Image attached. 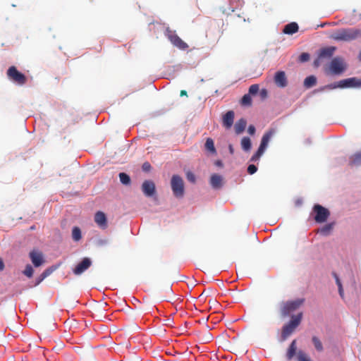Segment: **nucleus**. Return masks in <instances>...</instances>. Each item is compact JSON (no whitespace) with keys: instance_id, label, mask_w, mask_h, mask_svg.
Listing matches in <instances>:
<instances>
[{"instance_id":"8fccbe9b","label":"nucleus","mask_w":361,"mask_h":361,"mask_svg":"<svg viewBox=\"0 0 361 361\" xmlns=\"http://www.w3.org/2000/svg\"><path fill=\"white\" fill-rule=\"evenodd\" d=\"M358 57H359V59L361 61V51L359 53V56Z\"/></svg>"},{"instance_id":"f3484780","label":"nucleus","mask_w":361,"mask_h":361,"mask_svg":"<svg viewBox=\"0 0 361 361\" xmlns=\"http://www.w3.org/2000/svg\"><path fill=\"white\" fill-rule=\"evenodd\" d=\"M95 223L102 229L107 228V219L105 214L102 212H97L94 215Z\"/></svg>"},{"instance_id":"58836bf2","label":"nucleus","mask_w":361,"mask_h":361,"mask_svg":"<svg viewBox=\"0 0 361 361\" xmlns=\"http://www.w3.org/2000/svg\"><path fill=\"white\" fill-rule=\"evenodd\" d=\"M142 169L145 172H149L151 170L152 166L149 162L146 161L142 164Z\"/></svg>"},{"instance_id":"f03ea898","label":"nucleus","mask_w":361,"mask_h":361,"mask_svg":"<svg viewBox=\"0 0 361 361\" xmlns=\"http://www.w3.org/2000/svg\"><path fill=\"white\" fill-rule=\"evenodd\" d=\"M276 133V130L274 128L269 129L262 136L260 145L257 149V151L252 156L250 159V161L256 162L259 161L262 155L265 152L269 142L272 137L275 135Z\"/></svg>"},{"instance_id":"f257e3e1","label":"nucleus","mask_w":361,"mask_h":361,"mask_svg":"<svg viewBox=\"0 0 361 361\" xmlns=\"http://www.w3.org/2000/svg\"><path fill=\"white\" fill-rule=\"evenodd\" d=\"M361 35V30L357 28H342L334 31L330 36L336 41L350 42Z\"/></svg>"},{"instance_id":"20e7f679","label":"nucleus","mask_w":361,"mask_h":361,"mask_svg":"<svg viewBox=\"0 0 361 361\" xmlns=\"http://www.w3.org/2000/svg\"><path fill=\"white\" fill-rule=\"evenodd\" d=\"M336 49L335 47H326L320 49L317 59L314 61V66L317 68L329 60L333 56Z\"/></svg>"},{"instance_id":"bb28decb","label":"nucleus","mask_w":361,"mask_h":361,"mask_svg":"<svg viewBox=\"0 0 361 361\" xmlns=\"http://www.w3.org/2000/svg\"><path fill=\"white\" fill-rule=\"evenodd\" d=\"M333 227H334L333 223L326 224L325 226H324L322 228H321L319 230V232L324 235H327L330 233L331 231L333 229Z\"/></svg>"},{"instance_id":"cd10ccee","label":"nucleus","mask_w":361,"mask_h":361,"mask_svg":"<svg viewBox=\"0 0 361 361\" xmlns=\"http://www.w3.org/2000/svg\"><path fill=\"white\" fill-rule=\"evenodd\" d=\"M119 178H120V181L122 184L126 185H130V178L127 173H123V172L120 173Z\"/></svg>"},{"instance_id":"412c9836","label":"nucleus","mask_w":361,"mask_h":361,"mask_svg":"<svg viewBox=\"0 0 361 361\" xmlns=\"http://www.w3.org/2000/svg\"><path fill=\"white\" fill-rule=\"evenodd\" d=\"M298 25L296 23L293 22L290 23H288L284 26V28L283 30V33L287 35H293L298 32Z\"/></svg>"},{"instance_id":"de8ad7c7","label":"nucleus","mask_w":361,"mask_h":361,"mask_svg":"<svg viewBox=\"0 0 361 361\" xmlns=\"http://www.w3.org/2000/svg\"><path fill=\"white\" fill-rule=\"evenodd\" d=\"M180 97L187 96L188 94H187L186 90H181L180 92Z\"/></svg>"},{"instance_id":"473e14b6","label":"nucleus","mask_w":361,"mask_h":361,"mask_svg":"<svg viewBox=\"0 0 361 361\" xmlns=\"http://www.w3.org/2000/svg\"><path fill=\"white\" fill-rule=\"evenodd\" d=\"M33 268L30 264H27L25 270L23 271V274L27 276L28 278H31L33 275Z\"/></svg>"},{"instance_id":"79ce46f5","label":"nucleus","mask_w":361,"mask_h":361,"mask_svg":"<svg viewBox=\"0 0 361 361\" xmlns=\"http://www.w3.org/2000/svg\"><path fill=\"white\" fill-rule=\"evenodd\" d=\"M333 274H334V278L336 279V283L338 285V287L340 286V285H342L341 282V281H340V279H339V278L338 276V275L336 273H334Z\"/></svg>"},{"instance_id":"ddd939ff","label":"nucleus","mask_w":361,"mask_h":361,"mask_svg":"<svg viewBox=\"0 0 361 361\" xmlns=\"http://www.w3.org/2000/svg\"><path fill=\"white\" fill-rule=\"evenodd\" d=\"M340 88L360 87H361V79L350 78L341 80Z\"/></svg>"},{"instance_id":"c9c22d12","label":"nucleus","mask_w":361,"mask_h":361,"mask_svg":"<svg viewBox=\"0 0 361 361\" xmlns=\"http://www.w3.org/2000/svg\"><path fill=\"white\" fill-rule=\"evenodd\" d=\"M186 178H187L188 180L191 183H195L196 180L195 174L191 171H188L186 173Z\"/></svg>"},{"instance_id":"c85d7f7f","label":"nucleus","mask_w":361,"mask_h":361,"mask_svg":"<svg viewBox=\"0 0 361 361\" xmlns=\"http://www.w3.org/2000/svg\"><path fill=\"white\" fill-rule=\"evenodd\" d=\"M243 106H251L252 105V98L250 94H245L241 99L240 102Z\"/></svg>"},{"instance_id":"2eb2a0df","label":"nucleus","mask_w":361,"mask_h":361,"mask_svg":"<svg viewBox=\"0 0 361 361\" xmlns=\"http://www.w3.org/2000/svg\"><path fill=\"white\" fill-rule=\"evenodd\" d=\"M274 82L279 87H285L288 85L287 78L284 71H277L274 75Z\"/></svg>"},{"instance_id":"9d476101","label":"nucleus","mask_w":361,"mask_h":361,"mask_svg":"<svg viewBox=\"0 0 361 361\" xmlns=\"http://www.w3.org/2000/svg\"><path fill=\"white\" fill-rule=\"evenodd\" d=\"M166 36L171 44L180 50H186L188 45L186 42L182 40L174 31L167 30Z\"/></svg>"},{"instance_id":"4468645a","label":"nucleus","mask_w":361,"mask_h":361,"mask_svg":"<svg viewBox=\"0 0 361 361\" xmlns=\"http://www.w3.org/2000/svg\"><path fill=\"white\" fill-rule=\"evenodd\" d=\"M142 190L146 196L151 197L155 194V184L152 180H145L142 185Z\"/></svg>"},{"instance_id":"9b49d317","label":"nucleus","mask_w":361,"mask_h":361,"mask_svg":"<svg viewBox=\"0 0 361 361\" xmlns=\"http://www.w3.org/2000/svg\"><path fill=\"white\" fill-rule=\"evenodd\" d=\"M29 257L35 267L42 266L45 262L42 252L37 250L30 251Z\"/></svg>"},{"instance_id":"a211bd4d","label":"nucleus","mask_w":361,"mask_h":361,"mask_svg":"<svg viewBox=\"0 0 361 361\" xmlns=\"http://www.w3.org/2000/svg\"><path fill=\"white\" fill-rule=\"evenodd\" d=\"M234 112L233 111H228L224 115L222 123L223 126L226 128L229 129L232 127L234 121Z\"/></svg>"},{"instance_id":"f704fd0d","label":"nucleus","mask_w":361,"mask_h":361,"mask_svg":"<svg viewBox=\"0 0 361 361\" xmlns=\"http://www.w3.org/2000/svg\"><path fill=\"white\" fill-rule=\"evenodd\" d=\"M341 80L337 82H334V83H331V84H329V85H327L325 86V88L326 89H329V90H333V89H336V88H340V85H341Z\"/></svg>"},{"instance_id":"603ef678","label":"nucleus","mask_w":361,"mask_h":361,"mask_svg":"<svg viewBox=\"0 0 361 361\" xmlns=\"http://www.w3.org/2000/svg\"><path fill=\"white\" fill-rule=\"evenodd\" d=\"M30 229H31V230L35 229V226H32V227L30 228Z\"/></svg>"},{"instance_id":"0eeeda50","label":"nucleus","mask_w":361,"mask_h":361,"mask_svg":"<svg viewBox=\"0 0 361 361\" xmlns=\"http://www.w3.org/2000/svg\"><path fill=\"white\" fill-rule=\"evenodd\" d=\"M304 302V299H297L295 300L282 302L281 305V312L283 317H287L290 313L298 309Z\"/></svg>"},{"instance_id":"7ed1b4c3","label":"nucleus","mask_w":361,"mask_h":361,"mask_svg":"<svg viewBox=\"0 0 361 361\" xmlns=\"http://www.w3.org/2000/svg\"><path fill=\"white\" fill-rule=\"evenodd\" d=\"M302 318V313L300 312L291 317L290 321L285 324L281 331V340L285 341L290 336L296 328L300 325Z\"/></svg>"},{"instance_id":"a19ab883","label":"nucleus","mask_w":361,"mask_h":361,"mask_svg":"<svg viewBox=\"0 0 361 361\" xmlns=\"http://www.w3.org/2000/svg\"><path fill=\"white\" fill-rule=\"evenodd\" d=\"M247 132L250 135H253L255 133V128L254 126L250 125L248 127Z\"/></svg>"},{"instance_id":"f8f14e48","label":"nucleus","mask_w":361,"mask_h":361,"mask_svg":"<svg viewBox=\"0 0 361 361\" xmlns=\"http://www.w3.org/2000/svg\"><path fill=\"white\" fill-rule=\"evenodd\" d=\"M92 262L90 259L85 257L73 269V274L75 275H80L85 272L91 266Z\"/></svg>"},{"instance_id":"dca6fc26","label":"nucleus","mask_w":361,"mask_h":361,"mask_svg":"<svg viewBox=\"0 0 361 361\" xmlns=\"http://www.w3.org/2000/svg\"><path fill=\"white\" fill-rule=\"evenodd\" d=\"M209 183L212 188L220 189L224 185V178L222 176L214 173L210 177Z\"/></svg>"},{"instance_id":"5701e85b","label":"nucleus","mask_w":361,"mask_h":361,"mask_svg":"<svg viewBox=\"0 0 361 361\" xmlns=\"http://www.w3.org/2000/svg\"><path fill=\"white\" fill-rule=\"evenodd\" d=\"M205 149L208 152H209L212 154H216V150L214 147V140L209 137L206 140L205 144H204Z\"/></svg>"},{"instance_id":"a18cd8bd","label":"nucleus","mask_w":361,"mask_h":361,"mask_svg":"<svg viewBox=\"0 0 361 361\" xmlns=\"http://www.w3.org/2000/svg\"><path fill=\"white\" fill-rule=\"evenodd\" d=\"M215 165L217 166H219V167H222L223 166V163L221 160H217L215 161Z\"/></svg>"},{"instance_id":"aec40b11","label":"nucleus","mask_w":361,"mask_h":361,"mask_svg":"<svg viewBox=\"0 0 361 361\" xmlns=\"http://www.w3.org/2000/svg\"><path fill=\"white\" fill-rule=\"evenodd\" d=\"M297 351V345H296V340H293L291 343L290 344L287 352H286V358L288 360H290L293 358V357L296 355Z\"/></svg>"},{"instance_id":"c03bdc74","label":"nucleus","mask_w":361,"mask_h":361,"mask_svg":"<svg viewBox=\"0 0 361 361\" xmlns=\"http://www.w3.org/2000/svg\"><path fill=\"white\" fill-rule=\"evenodd\" d=\"M338 292H339V295H341V297H343V286L342 285H340V286H338Z\"/></svg>"},{"instance_id":"e433bc0d","label":"nucleus","mask_w":361,"mask_h":361,"mask_svg":"<svg viewBox=\"0 0 361 361\" xmlns=\"http://www.w3.org/2000/svg\"><path fill=\"white\" fill-rule=\"evenodd\" d=\"M300 61L305 62L310 59V54L308 53H302L299 56Z\"/></svg>"},{"instance_id":"37998d69","label":"nucleus","mask_w":361,"mask_h":361,"mask_svg":"<svg viewBox=\"0 0 361 361\" xmlns=\"http://www.w3.org/2000/svg\"><path fill=\"white\" fill-rule=\"evenodd\" d=\"M44 279L42 278V274L36 279L35 285H39Z\"/></svg>"},{"instance_id":"ea45409f","label":"nucleus","mask_w":361,"mask_h":361,"mask_svg":"<svg viewBox=\"0 0 361 361\" xmlns=\"http://www.w3.org/2000/svg\"><path fill=\"white\" fill-rule=\"evenodd\" d=\"M259 96L262 100L265 99L268 96L267 90L266 89L261 90L259 91Z\"/></svg>"},{"instance_id":"b1692460","label":"nucleus","mask_w":361,"mask_h":361,"mask_svg":"<svg viewBox=\"0 0 361 361\" xmlns=\"http://www.w3.org/2000/svg\"><path fill=\"white\" fill-rule=\"evenodd\" d=\"M241 147L245 151L248 152L252 147L251 140L248 137H243L241 140Z\"/></svg>"},{"instance_id":"3c124183","label":"nucleus","mask_w":361,"mask_h":361,"mask_svg":"<svg viewBox=\"0 0 361 361\" xmlns=\"http://www.w3.org/2000/svg\"><path fill=\"white\" fill-rule=\"evenodd\" d=\"M326 23H323L321 25V27H324Z\"/></svg>"},{"instance_id":"09e8293b","label":"nucleus","mask_w":361,"mask_h":361,"mask_svg":"<svg viewBox=\"0 0 361 361\" xmlns=\"http://www.w3.org/2000/svg\"><path fill=\"white\" fill-rule=\"evenodd\" d=\"M229 152L231 154H233L234 150L232 145H229Z\"/></svg>"},{"instance_id":"393cba45","label":"nucleus","mask_w":361,"mask_h":361,"mask_svg":"<svg viewBox=\"0 0 361 361\" xmlns=\"http://www.w3.org/2000/svg\"><path fill=\"white\" fill-rule=\"evenodd\" d=\"M317 83V78L314 75H310L307 77L304 80V85L307 88L314 86Z\"/></svg>"},{"instance_id":"423d86ee","label":"nucleus","mask_w":361,"mask_h":361,"mask_svg":"<svg viewBox=\"0 0 361 361\" xmlns=\"http://www.w3.org/2000/svg\"><path fill=\"white\" fill-rule=\"evenodd\" d=\"M6 75L11 81L19 85H23L27 82L26 76L21 72L18 71L17 68L14 66L8 68Z\"/></svg>"},{"instance_id":"6ab92c4d","label":"nucleus","mask_w":361,"mask_h":361,"mask_svg":"<svg viewBox=\"0 0 361 361\" xmlns=\"http://www.w3.org/2000/svg\"><path fill=\"white\" fill-rule=\"evenodd\" d=\"M349 165L350 166H361V151L357 152L350 157Z\"/></svg>"},{"instance_id":"49530a36","label":"nucleus","mask_w":361,"mask_h":361,"mask_svg":"<svg viewBox=\"0 0 361 361\" xmlns=\"http://www.w3.org/2000/svg\"><path fill=\"white\" fill-rule=\"evenodd\" d=\"M4 269V264L3 260L0 258V271H2Z\"/></svg>"},{"instance_id":"72a5a7b5","label":"nucleus","mask_w":361,"mask_h":361,"mask_svg":"<svg viewBox=\"0 0 361 361\" xmlns=\"http://www.w3.org/2000/svg\"><path fill=\"white\" fill-rule=\"evenodd\" d=\"M259 91V85L254 84V85H252L249 87L248 94H250V95H255Z\"/></svg>"},{"instance_id":"7c9ffc66","label":"nucleus","mask_w":361,"mask_h":361,"mask_svg":"<svg viewBox=\"0 0 361 361\" xmlns=\"http://www.w3.org/2000/svg\"><path fill=\"white\" fill-rule=\"evenodd\" d=\"M56 268L57 267L55 266H52V267L47 268L41 274L42 278L46 279L47 276H49L50 274H51L56 269Z\"/></svg>"},{"instance_id":"6e6552de","label":"nucleus","mask_w":361,"mask_h":361,"mask_svg":"<svg viewBox=\"0 0 361 361\" xmlns=\"http://www.w3.org/2000/svg\"><path fill=\"white\" fill-rule=\"evenodd\" d=\"M171 189L176 197H182L184 195V183L183 178L178 175H173L171 180Z\"/></svg>"},{"instance_id":"39448f33","label":"nucleus","mask_w":361,"mask_h":361,"mask_svg":"<svg viewBox=\"0 0 361 361\" xmlns=\"http://www.w3.org/2000/svg\"><path fill=\"white\" fill-rule=\"evenodd\" d=\"M346 68V63L343 58L339 56L334 58L329 65V73L332 75H341Z\"/></svg>"},{"instance_id":"a878e982","label":"nucleus","mask_w":361,"mask_h":361,"mask_svg":"<svg viewBox=\"0 0 361 361\" xmlns=\"http://www.w3.org/2000/svg\"><path fill=\"white\" fill-rule=\"evenodd\" d=\"M72 238L74 241H79L82 238L81 231L79 227H73L72 230Z\"/></svg>"},{"instance_id":"c756f323","label":"nucleus","mask_w":361,"mask_h":361,"mask_svg":"<svg viewBox=\"0 0 361 361\" xmlns=\"http://www.w3.org/2000/svg\"><path fill=\"white\" fill-rule=\"evenodd\" d=\"M312 342L314 343V345L315 348L318 351H322L323 350L322 343V342L320 341V340L317 337L313 336L312 337Z\"/></svg>"},{"instance_id":"4c0bfd02","label":"nucleus","mask_w":361,"mask_h":361,"mask_svg":"<svg viewBox=\"0 0 361 361\" xmlns=\"http://www.w3.org/2000/svg\"><path fill=\"white\" fill-rule=\"evenodd\" d=\"M257 171V168L255 165L254 164H250L247 167V172L248 173H250V175H252L254 174L256 171Z\"/></svg>"},{"instance_id":"4be33fe9","label":"nucleus","mask_w":361,"mask_h":361,"mask_svg":"<svg viewBox=\"0 0 361 361\" xmlns=\"http://www.w3.org/2000/svg\"><path fill=\"white\" fill-rule=\"evenodd\" d=\"M246 125H247V121L244 118H240L239 119L235 124L234 126V128H235V131L236 133V134H240L242 133L245 128H246Z\"/></svg>"},{"instance_id":"1a4fd4ad","label":"nucleus","mask_w":361,"mask_h":361,"mask_svg":"<svg viewBox=\"0 0 361 361\" xmlns=\"http://www.w3.org/2000/svg\"><path fill=\"white\" fill-rule=\"evenodd\" d=\"M313 211L315 213L314 219L317 223L325 222L330 215L329 211L320 204H315Z\"/></svg>"},{"instance_id":"2f4dec72","label":"nucleus","mask_w":361,"mask_h":361,"mask_svg":"<svg viewBox=\"0 0 361 361\" xmlns=\"http://www.w3.org/2000/svg\"><path fill=\"white\" fill-rule=\"evenodd\" d=\"M298 361H312L308 356L302 351L300 350L297 353Z\"/></svg>"}]
</instances>
